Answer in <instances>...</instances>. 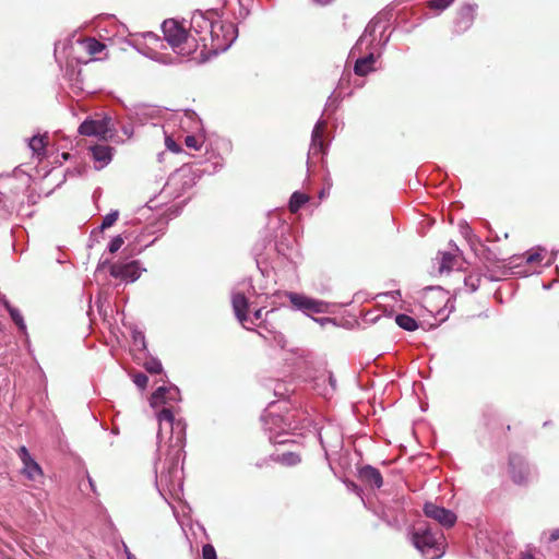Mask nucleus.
Here are the masks:
<instances>
[{"mask_svg": "<svg viewBox=\"0 0 559 559\" xmlns=\"http://www.w3.org/2000/svg\"><path fill=\"white\" fill-rule=\"evenodd\" d=\"M128 559H135L133 556L129 555Z\"/></svg>", "mask_w": 559, "mask_h": 559, "instance_id": "4c0bfd02", "label": "nucleus"}, {"mask_svg": "<svg viewBox=\"0 0 559 559\" xmlns=\"http://www.w3.org/2000/svg\"><path fill=\"white\" fill-rule=\"evenodd\" d=\"M157 419L159 429H162L163 423H167L171 428L173 436L170 437L167 456L171 461V466L176 467L183 453L186 442L185 425L181 421H175L174 413L168 407H164L158 412Z\"/></svg>", "mask_w": 559, "mask_h": 559, "instance_id": "f03ea898", "label": "nucleus"}, {"mask_svg": "<svg viewBox=\"0 0 559 559\" xmlns=\"http://www.w3.org/2000/svg\"><path fill=\"white\" fill-rule=\"evenodd\" d=\"M374 55L369 53L368 56L356 60L354 71L359 76H366L370 72L374 71Z\"/></svg>", "mask_w": 559, "mask_h": 559, "instance_id": "ddd939ff", "label": "nucleus"}, {"mask_svg": "<svg viewBox=\"0 0 559 559\" xmlns=\"http://www.w3.org/2000/svg\"><path fill=\"white\" fill-rule=\"evenodd\" d=\"M203 559H217L216 550L211 544H205L202 548Z\"/></svg>", "mask_w": 559, "mask_h": 559, "instance_id": "393cba45", "label": "nucleus"}, {"mask_svg": "<svg viewBox=\"0 0 559 559\" xmlns=\"http://www.w3.org/2000/svg\"><path fill=\"white\" fill-rule=\"evenodd\" d=\"M253 318L255 321L261 320L262 322L259 324L260 326L264 325L265 321L263 320V308H260L254 311Z\"/></svg>", "mask_w": 559, "mask_h": 559, "instance_id": "7c9ffc66", "label": "nucleus"}, {"mask_svg": "<svg viewBox=\"0 0 559 559\" xmlns=\"http://www.w3.org/2000/svg\"><path fill=\"white\" fill-rule=\"evenodd\" d=\"M133 381L140 389H145L148 382V378L144 373H136L133 378Z\"/></svg>", "mask_w": 559, "mask_h": 559, "instance_id": "c85d7f7f", "label": "nucleus"}, {"mask_svg": "<svg viewBox=\"0 0 559 559\" xmlns=\"http://www.w3.org/2000/svg\"><path fill=\"white\" fill-rule=\"evenodd\" d=\"M179 391L176 388L159 386L151 396V405L158 407L168 401H175Z\"/></svg>", "mask_w": 559, "mask_h": 559, "instance_id": "f8f14e48", "label": "nucleus"}, {"mask_svg": "<svg viewBox=\"0 0 559 559\" xmlns=\"http://www.w3.org/2000/svg\"><path fill=\"white\" fill-rule=\"evenodd\" d=\"M332 1L333 0H313V2L319 5H326V4L331 3Z\"/></svg>", "mask_w": 559, "mask_h": 559, "instance_id": "72a5a7b5", "label": "nucleus"}, {"mask_svg": "<svg viewBox=\"0 0 559 559\" xmlns=\"http://www.w3.org/2000/svg\"><path fill=\"white\" fill-rule=\"evenodd\" d=\"M81 45L88 56L100 53L106 48L105 44L98 41L94 37L84 38Z\"/></svg>", "mask_w": 559, "mask_h": 559, "instance_id": "2eb2a0df", "label": "nucleus"}, {"mask_svg": "<svg viewBox=\"0 0 559 559\" xmlns=\"http://www.w3.org/2000/svg\"><path fill=\"white\" fill-rule=\"evenodd\" d=\"M454 0H430L429 7L436 10H444L448 8Z\"/></svg>", "mask_w": 559, "mask_h": 559, "instance_id": "a878e982", "label": "nucleus"}, {"mask_svg": "<svg viewBox=\"0 0 559 559\" xmlns=\"http://www.w3.org/2000/svg\"><path fill=\"white\" fill-rule=\"evenodd\" d=\"M118 216H119V212L118 211H112V212L108 213L104 217L103 223L100 225V228L102 229H106V228L111 227L117 222Z\"/></svg>", "mask_w": 559, "mask_h": 559, "instance_id": "5701e85b", "label": "nucleus"}, {"mask_svg": "<svg viewBox=\"0 0 559 559\" xmlns=\"http://www.w3.org/2000/svg\"><path fill=\"white\" fill-rule=\"evenodd\" d=\"M323 126L318 123L312 131V150L314 153H319L323 151Z\"/></svg>", "mask_w": 559, "mask_h": 559, "instance_id": "aec40b11", "label": "nucleus"}, {"mask_svg": "<svg viewBox=\"0 0 559 559\" xmlns=\"http://www.w3.org/2000/svg\"><path fill=\"white\" fill-rule=\"evenodd\" d=\"M227 46H228V44H226V45H224V46H222V45H217V46H216V49L226 48Z\"/></svg>", "mask_w": 559, "mask_h": 559, "instance_id": "c9c22d12", "label": "nucleus"}, {"mask_svg": "<svg viewBox=\"0 0 559 559\" xmlns=\"http://www.w3.org/2000/svg\"><path fill=\"white\" fill-rule=\"evenodd\" d=\"M395 322L401 329H403L405 331L413 332L418 329L417 321L408 314H404V313L397 314L395 317Z\"/></svg>", "mask_w": 559, "mask_h": 559, "instance_id": "a211bd4d", "label": "nucleus"}, {"mask_svg": "<svg viewBox=\"0 0 559 559\" xmlns=\"http://www.w3.org/2000/svg\"><path fill=\"white\" fill-rule=\"evenodd\" d=\"M92 157L96 165V169L107 166L112 159V147L109 145L97 144L90 147Z\"/></svg>", "mask_w": 559, "mask_h": 559, "instance_id": "9d476101", "label": "nucleus"}, {"mask_svg": "<svg viewBox=\"0 0 559 559\" xmlns=\"http://www.w3.org/2000/svg\"><path fill=\"white\" fill-rule=\"evenodd\" d=\"M454 257L451 253H443L441 263H440V271H450L453 266Z\"/></svg>", "mask_w": 559, "mask_h": 559, "instance_id": "b1692460", "label": "nucleus"}, {"mask_svg": "<svg viewBox=\"0 0 559 559\" xmlns=\"http://www.w3.org/2000/svg\"><path fill=\"white\" fill-rule=\"evenodd\" d=\"M543 259L542 254L540 253H533V254H530L526 259V261L528 263H535V262H540Z\"/></svg>", "mask_w": 559, "mask_h": 559, "instance_id": "2f4dec72", "label": "nucleus"}, {"mask_svg": "<svg viewBox=\"0 0 559 559\" xmlns=\"http://www.w3.org/2000/svg\"><path fill=\"white\" fill-rule=\"evenodd\" d=\"M109 272L115 278H121L130 282H134L140 276V270L136 261L126 264L114 263L110 265Z\"/></svg>", "mask_w": 559, "mask_h": 559, "instance_id": "6e6552de", "label": "nucleus"}, {"mask_svg": "<svg viewBox=\"0 0 559 559\" xmlns=\"http://www.w3.org/2000/svg\"><path fill=\"white\" fill-rule=\"evenodd\" d=\"M114 126L110 117L104 116L100 119H86L79 127V132L85 136H98L107 140L114 135Z\"/></svg>", "mask_w": 559, "mask_h": 559, "instance_id": "7ed1b4c3", "label": "nucleus"}, {"mask_svg": "<svg viewBox=\"0 0 559 559\" xmlns=\"http://www.w3.org/2000/svg\"><path fill=\"white\" fill-rule=\"evenodd\" d=\"M522 559H534V557L530 554L523 555Z\"/></svg>", "mask_w": 559, "mask_h": 559, "instance_id": "f704fd0d", "label": "nucleus"}, {"mask_svg": "<svg viewBox=\"0 0 559 559\" xmlns=\"http://www.w3.org/2000/svg\"><path fill=\"white\" fill-rule=\"evenodd\" d=\"M287 296L292 305L298 310L313 313H322L325 310V304L323 301L297 293H288Z\"/></svg>", "mask_w": 559, "mask_h": 559, "instance_id": "423d86ee", "label": "nucleus"}, {"mask_svg": "<svg viewBox=\"0 0 559 559\" xmlns=\"http://www.w3.org/2000/svg\"><path fill=\"white\" fill-rule=\"evenodd\" d=\"M48 138L46 135H34L29 140L31 150L38 156L45 155Z\"/></svg>", "mask_w": 559, "mask_h": 559, "instance_id": "dca6fc26", "label": "nucleus"}, {"mask_svg": "<svg viewBox=\"0 0 559 559\" xmlns=\"http://www.w3.org/2000/svg\"><path fill=\"white\" fill-rule=\"evenodd\" d=\"M7 309H8L9 313H10L12 320L14 321V323L20 329H25L24 320H23V317L20 313V311L16 308H13V307H11L9 305H7Z\"/></svg>", "mask_w": 559, "mask_h": 559, "instance_id": "4be33fe9", "label": "nucleus"}, {"mask_svg": "<svg viewBox=\"0 0 559 559\" xmlns=\"http://www.w3.org/2000/svg\"><path fill=\"white\" fill-rule=\"evenodd\" d=\"M473 24V13L469 9L462 10L455 23V32L461 33L467 31Z\"/></svg>", "mask_w": 559, "mask_h": 559, "instance_id": "4468645a", "label": "nucleus"}, {"mask_svg": "<svg viewBox=\"0 0 559 559\" xmlns=\"http://www.w3.org/2000/svg\"><path fill=\"white\" fill-rule=\"evenodd\" d=\"M123 245V239L121 236H116L109 243L108 250L111 253L117 252Z\"/></svg>", "mask_w": 559, "mask_h": 559, "instance_id": "cd10ccee", "label": "nucleus"}, {"mask_svg": "<svg viewBox=\"0 0 559 559\" xmlns=\"http://www.w3.org/2000/svg\"><path fill=\"white\" fill-rule=\"evenodd\" d=\"M424 513L427 518L437 521L444 527H452L456 522V515L454 512L432 502L425 503Z\"/></svg>", "mask_w": 559, "mask_h": 559, "instance_id": "20e7f679", "label": "nucleus"}, {"mask_svg": "<svg viewBox=\"0 0 559 559\" xmlns=\"http://www.w3.org/2000/svg\"><path fill=\"white\" fill-rule=\"evenodd\" d=\"M162 28L165 39L175 52L188 57L198 49L197 38L176 20L164 21Z\"/></svg>", "mask_w": 559, "mask_h": 559, "instance_id": "f257e3e1", "label": "nucleus"}, {"mask_svg": "<svg viewBox=\"0 0 559 559\" xmlns=\"http://www.w3.org/2000/svg\"><path fill=\"white\" fill-rule=\"evenodd\" d=\"M309 201V197L302 192H294L290 197L288 209L290 213H297Z\"/></svg>", "mask_w": 559, "mask_h": 559, "instance_id": "f3484780", "label": "nucleus"}, {"mask_svg": "<svg viewBox=\"0 0 559 559\" xmlns=\"http://www.w3.org/2000/svg\"><path fill=\"white\" fill-rule=\"evenodd\" d=\"M19 457L21 459V461L23 463L22 473L29 480H37L43 476L41 467L38 465L37 462H35L33 460L28 450L25 447H21L19 449Z\"/></svg>", "mask_w": 559, "mask_h": 559, "instance_id": "0eeeda50", "label": "nucleus"}, {"mask_svg": "<svg viewBox=\"0 0 559 559\" xmlns=\"http://www.w3.org/2000/svg\"><path fill=\"white\" fill-rule=\"evenodd\" d=\"M143 367L145 368V370L147 372H150L152 374L160 373L163 370L162 364L157 359H154V358L146 360L144 362Z\"/></svg>", "mask_w": 559, "mask_h": 559, "instance_id": "412c9836", "label": "nucleus"}, {"mask_svg": "<svg viewBox=\"0 0 559 559\" xmlns=\"http://www.w3.org/2000/svg\"><path fill=\"white\" fill-rule=\"evenodd\" d=\"M185 144L187 145V147L193 150H199L201 146L198 139L194 135H187L185 139Z\"/></svg>", "mask_w": 559, "mask_h": 559, "instance_id": "c756f323", "label": "nucleus"}, {"mask_svg": "<svg viewBox=\"0 0 559 559\" xmlns=\"http://www.w3.org/2000/svg\"><path fill=\"white\" fill-rule=\"evenodd\" d=\"M274 461L284 466H295L300 463V456L294 452H285L274 457Z\"/></svg>", "mask_w": 559, "mask_h": 559, "instance_id": "6ab92c4d", "label": "nucleus"}, {"mask_svg": "<svg viewBox=\"0 0 559 559\" xmlns=\"http://www.w3.org/2000/svg\"><path fill=\"white\" fill-rule=\"evenodd\" d=\"M412 542L418 550L423 554H427L430 549L437 547L438 538L437 534L432 533L430 528L419 526L414 530Z\"/></svg>", "mask_w": 559, "mask_h": 559, "instance_id": "39448f33", "label": "nucleus"}, {"mask_svg": "<svg viewBox=\"0 0 559 559\" xmlns=\"http://www.w3.org/2000/svg\"><path fill=\"white\" fill-rule=\"evenodd\" d=\"M438 557H439V555L436 554L431 558L435 559V558H438Z\"/></svg>", "mask_w": 559, "mask_h": 559, "instance_id": "e433bc0d", "label": "nucleus"}, {"mask_svg": "<svg viewBox=\"0 0 559 559\" xmlns=\"http://www.w3.org/2000/svg\"><path fill=\"white\" fill-rule=\"evenodd\" d=\"M231 305L235 312L236 318L241 323L245 329L246 322L249 321L248 311H249V301L247 297L241 293H236L233 295Z\"/></svg>", "mask_w": 559, "mask_h": 559, "instance_id": "1a4fd4ad", "label": "nucleus"}, {"mask_svg": "<svg viewBox=\"0 0 559 559\" xmlns=\"http://www.w3.org/2000/svg\"><path fill=\"white\" fill-rule=\"evenodd\" d=\"M359 478L366 485L374 488H380L383 485L380 471L371 465H366L359 469Z\"/></svg>", "mask_w": 559, "mask_h": 559, "instance_id": "9b49d317", "label": "nucleus"}, {"mask_svg": "<svg viewBox=\"0 0 559 559\" xmlns=\"http://www.w3.org/2000/svg\"><path fill=\"white\" fill-rule=\"evenodd\" d=\"M559 539V528L557 530H554L550 534V537H549V540L550 542H556Z\"/></svg>", "mask_w": 559, "mask_h": 559, "instance_id": "473e14b6", "label": "nucleus"}, {"mask_svg": "<svg viewBox=\"0 0 559 559\" xmlns=\"http://www.w3.org/2000/svg\"><path fill=\"white\" fill-rule=\"evenodd\" d=\"M165 145L166 147L173 152V153H180L182 151V148L180 147L179 144H177V142L171 138V136H166L165 139Z\"/></svg>", "mask_w": 559, "mask_h": 559, "instance_id": "bb28decb", "label": "nucleus"}]
</instances>
